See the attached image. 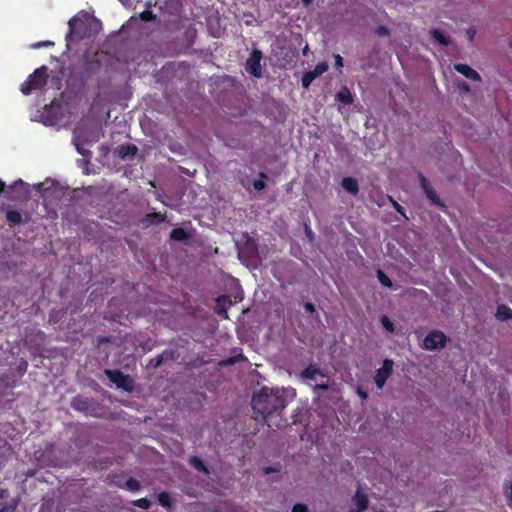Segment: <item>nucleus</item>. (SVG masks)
Wrapping results in <instances>:
<instances>
[{"label": "nucleus", "mask_w": 512, "mask_h": 512, "mask_svg": "<svg viewBox=\"0 0 512 512\" xmlns=\"http://www.w3.org/2000/svg\"><path fill=\"white\" fill-rule=\"evenodd\" d=\"M48 79V68L43 65L34 70L32 74L28 76L26 81L21 85V92L24 95H29L35 90L44 88L47 84Z\"/></svg>", "instance_id": "nucleus-3"}, {"label": "nucleus", "mask_w": 512, "mask_h": 512, "mask_svg": "<svg viewBox=\"0 0 512 512\" xmlns=\"http://www.w3.org/2000/svg\"><path fill=\"white\" fill-rule=\"evenodd\" d=\"M458 88L463 92H470V86L468 83L462 81L458 84Z\"/></svg>", "instance_id": "nucleus-40"}, {"label": "nucleus", "mask_w": 512, "mask_h": 512, "mask_svg": "<svg viewBox=\"0 0 512 512\" xmlns=\"http://www.w3.org/2000/svg\"><path fill=\"white\" fill-rule=\"evenodd\" d=\"M189 464L194 467L197 471L209 474L207 466L204 464L202 459L198 456H192L189 459Z\"/></svg>", "instance_id": "nucleus-20"}, {"label": "nucleus", "mask_w": 512, "mask_h": 512, "mask_svg": "<svg viewBox=\"0 0 512 512\" xmlns=\"http://www.w3.org/2000/svg\"><path fill=\"white\" fill-rule=\"evenodd\" d=\"M137 152V146L131 143L122 144L117 148V154L123 160L134 158Z\"/></svg>", "instance_id": "nucleus-14"}, {"label": "nucleus", "mask_w": 512, "mask_h": 512, "mask_svg": "<svg viewBox=\"0 0 512 512\" xmlns=\"http://www.w3.org/2000/svg\"><path fill=\"white\" fill-rule=\"evenodd\" d=\"M96 19L85 11H80L72 17L69 22V31L66 34L67 48L70 49V43L74 40L79 41L91 36L92 25H97Z\"/></svg>", "instance_id": "nucleus-2"}, {"label": "nucleus", "mask_w": 512, "mask_h": 512, "mask_svg": "<svg viewBox=\"0 0 512 512\" xmlns=\"http://www.w3.org/2000/svg\"><path fill=\"white\" fill-rule=\"evenodd\" d=\"M6 184L3 180L0 179V194H2L5 191Z\"/></svg>", "instance_id": "nucleus-49"}, {"label": "nucleus", "mask_w": 512, "mask_h": 512, "mask_svg": "<svg viewBox=\"0 0 512 512\" xmlns=\"http://www.w3.org/2000/svg\"><path fill=\"white\" fill-rule=\"evenodd\" d=\"M496 318L500 321L512 319V309L505 304L498 305L496 310Z\"/></svg>", "instance_id": "nucleus-19"}, {"label": "nucleus", "mask_w": 512, "mask_h": 512, "mask_svg": "<svg viewBox=\"0 0 512 512\" xmlns=\"http://www.w3.org/2000/svg\"><path fill=\"white\" fill-rule=\"evenodd\" d=\"M288 392L286 389L261 388L253 395L251 402L256 419L261 417L267 422L273 414H280L287 405Z\"/></svg>", "instance_id": "nucleus-1"}, {"label": "nucleus", "mask_w": 512, "mask_h": 512, "mask_svg": "<svg viewBox=\"0 0 512 512\" xmlns=\"http://www.w3.org/2000/svg\"><path fill=\"white\" fill-rule=\"evenodd\" d=\"M381 324L382 326L389 332H394V329H395V326L393 324V322H391V320L388 318V316L386 315H383L381 317Z\"/></svg>", "instance_id": "nucleus-28"}, {"label": "nucleus", "mask_w": 512, "mask_h": 512, "mask_svg": "<svg viewBox=\"0 0 512 512\" xmlns=\"http://www.w3.org/2000/svg\"><path fill=\"white\" fill-rule=\"evenodd\" d=\"M305 6H309L313 0H301Z\"/></svg>", "instance_id": "nucleus-51"}, {"label": "nucleus", "mask_w": 512, "mask_h": 512, "mask_svg": "<svg viewBox=\"0 0 512 512\" xmlns=\"http://www.w3.org/2000/svg\"><path fill=\"white\" fill-rule=\"evenodd\" d=\"M315 389L321 390V391H327L329 389V385L327 383L316 384Z\"/></svg>", "instance_id": "nucleus-42"}, {"label": "nucleus", "mask_w": 512, "mask_h": 512, "mask_svg": "<svg viewBox=\"0 0 512 512\" xmlns=\"http://www.w3.org/2000/svg\"><path fill=\"white\" fill-rule=\"evenodd\" d=\"M305 233L310 240H313V232L308 226H305Z\"/></svg>", "instance_id": "nucleus-47"}, {"label": "nucleus", "mask_w": 512, "mask_h": 512, "mask_svg": "<svg viewBox=\"0 0 512 512\" xmlns=\"http://www.w3.org/2000/svg\"><path fill=\"white\" fill-rule=\"evenodd\" d=\"M271 471H272V469H271V468H267V469H266V473H270Z\"/></svg>", "instance_id": "nucleus-55"}, {"label": "nucleus", "mask_w": 512, "mask_h": 512, "mask_svg": "<svg viewBox=\"0 0 512 512\" xmlns=\"http://www.w3.org/2000/svg\"><path fill=\"white\" fill-rule=\"evenodd\" d=\"M109 342H111V338L109 336H102L98 338V345Z\"/></svg>", "instance_id": "nucleus-44"}, {"label": "nucleus", "mask_w": 512, "mask_h": 512, "mask_svg": "<svg viewBox=\"0 0 512 512\" xmlns=\"http://www.w3.org/2000/svg\"><path fill=\"white\" fill-rule=\"evenodd\" d=\"M418 179L421 188L423 189L426 197L430 200V202L440 208H445L444 202L440 199L439 195L436 193V191L433 189V187L430 185L429 181L426 179V177L422 174H418Z\"/></svg>", "instance_id": "nucleus-8"}, {"label": "nucleus", "mask_w": 512, "mask_h": 512, "mask_svg": "<svg viewBox=\"0 0 512 512\" xmlns=\"http://www.w3.org/2000/svg\"><path fill=\"white\" fill-rule=\"evenodd\" d=\"M510 499L512 501V484L510 485Z\"/></svg>", "instance_id": "nucleus-54"}, {"label": "nucleus", "mask_w": 512, "mask_h": 512, "mask_svg": "<svg viewBox=\"0 0 512 512\" xmlns=\"http://www.w3.org/2000/svg\"><path fill=\"white\" fill-rule=\"evenodd\" d=\"M260 177H261V179H256L253 181V187L257 191H261V190L265 189V187H266V184L263 181V179L266 178L267 175L265 173L261 172Z\"/></svg>", "instance_id": "nucleus-26"}, {"label": "nucleus", "mask_w": 512, "mask_h": 512, "mask_svg": "<svg viewBox=\"0 0 512 512\" xmlns=\"http://www.w3.org/2000/svg\"><path fill=\"white\" fill-rule=\"evenodd\" d=\"M475 34H476V30L474 28L470 27L467 30V36H468V39L470 42H472L474 40Z\"/></svg>", "instance_id": "nucleus-41"}, {"label": "nucleus", "mask_w": 512, "mask_h": 512, "mask_svg": "<svg viewBox=\"0 0 512 512\" xmlns=\"http://www.w3.org/2000/svg\"><path fill=\"white\" fill-rule=\"evenodd\" d=\"M166 220V214H161L157 212H152L146 214V216L143 218L142 222L145 225H153V224H159Z\"/></svg>", "instance_id": "nucleus-18"}, {"label": "nucleus", "mask_w": 512, "mask_h": 512, "mask_svg": "<svg viewBox=\"0 0 512 512\" xmlns=\"http://www.w3.org/2000/svg\"><path fill=\"white\" fill-rule=\"evenodd\" d=\"M53 45H54V42L47 40V41H39V42L33 43L31 45V47L34 49H38V48H41L44 46H53Z\"/></svg>", "instance_id": "nucleus-35"}, {"label": "nucleus", "mask_w": 512, "mask_h": 512, "mask_svg": "<svg viewBox=\"0 0 512 512\" xmlns=\"http://www.w3.org/2000/svg\"><path fill=\"white\" fill-rule=\"evenodd\" d=\"M336 99L338 101H340L341 103L347 104V105L353 103V96H352L351 92L349 91V89H347V88H344L341 91H339L336 94Z\"/></svg>", "instance_id": "nucleus-22"}, {"label": "nucleus", "mask_w": 512, "mask_h": 512, "mask_svg": "<svg viewBox=\"0 0 512 512\" xmlns=\"http://www.w3.org/2000/svg\"><path fill=\"white\" fill-rule=\"evenodd\" d=\"M306 311L310 312V313H313L315 312V306L310 303V302H307L305 305H304Z\"/></svg>", "instance_id": "nucleus-46"}, {"label": "nucleus", "mask_w": 512, "mask_h": 512, "mask_svg": "<svg viewBox=\"0 0 512 512\" xmlns=\"http://www.w3.org/2000/svg\"><path fill=\"white\" fill-rule=\"evenodd\" d=\"M358 395L362 398V399H366L367 398V393L365 391H362L361 389H358Z\"/></svg>", "instance_id": "nucleus-50"}, {"label": "nucleus", "mask_w": 512, "mask_h": 512, "mask_svg": "<svg viewBox=\"0 0 512 512\" xmlns=\"http://www.w3.org/2000/svg\"><path fill=\"white\" fill-rule=\"evenodd\" d=\"M140 17L145 22H151V21H154L156 19V15L151 10H149V9L144 10L140 14Z\"/></svg>", "instance_id": "nucleus-32"}, {"label": "nucleus", "mask_w": 512, "mask_h": 512, "mask_svg": "<svg viewBox=\"0 0 512 512\" xmlns=\"http://www.w3.org/2000/svg\"><path fill=\"white\" fill-rule=\"evenodd\" d=\"M431 35L440 44H442L444 46L449 45L448 38L439 29H432Z\"/></svg>", "instance_id": "nucleus-24"}, {"label": "nucleus", "mask_w": 512, "mask_h": 512, "mask_svg": "<svg viewBox=\"0 0 512 512\" xmlns=\"http://www.w3.org/2000/svg\"><path fill=\"white\" fill-rule=\"evenodd\" d=\"M8 495H9L8 489L0 487V500L7 498Z\"/></svg>", "instance_id": "nucleus-45"}, {"label": "nucleus", "mask_w": 512, "mask_h": 512, "mask_svg": "<svg viewBox=\"0 0 512 512\" xmlns=\"http://www.w3.org/2000/svg\"><path fill=\"white\" fill-rule=\"evenodd\" d=\"M191 235L181 227L174 228L170 233V239L178 242H188Z\"/></svg>", "instance_id": "nucleus-17"}, {"label": "nucleus", "mask_w": 512, "mask_h": 512, "mask_svg": "<svg viewBox=\"0 0 512 512\" xmlns=\"http://www.w3.org/2000/svg\"><path fill=\"white\" fill-rule=\"evenodd\" d=\"M392 204H393V207L395 208V210L401 214L404 213V208L396 201L392 200Z\"/></svg>", "instance_id": "nucleus-43"}, {"label": "nucleus", "mask_w": 512, "mask_h": 512, "mask_svg": "<svg viewBox=\"0 0 512 512\" xmlns=\"http://www.w3.org/2000/svg\"><path fill=\"white\" fill-rule=\"evenodd\" d=\"M368 505V497L357 490L355 495L352 497V508L350 509V512H364L368 508Z\"/></svg>", "instance_id": "nucleus-12"}, {"label": "nucleus", "mask_w": 512, "mask_h": 512, "mask_svg": "<svg viewBox=\"0 0 512 512\" xmlns=\"http://www.w3.org/2000/svg\"><path fill=\"white\" fill-rule=\"evenodd\" d=\"M232 305V300L229 295H220L216 298V308L215 313L224 318L228 319L227 309Z\"/></svg>", "instance_id": "nucleus-11"}, {"label": "nucleus", "mask_w": 512, "mask_h": 512, "mask_svg": "<svg viewBox=\"0 0 512 512\" xmlns=\"http://www.w3.org/2000/svg\"><path fill=\"white\" fill-rule=\"evenodd\" d=\"M235 360H236V358H235V357H230V358H228L227 360H225L223 363H224L225 365H232V364H234V363H235Z\"/></svg>", "instance_id": "nucleus-48"}, {"label": "nucleus", "mask_w": 512, "mask_h": 512, "mask_svg": "<svg viewBox=\"0 0 512 512\" xmlns=\"http://www.w3.org/2000/svg\"><path fill=\"white\" fill-rule=\"evenodd\" d=\"M165 362L163 354L157 355L155 358L151 359L149 362V366L156 369L160 367Z\"/></svg>", "instance_id": "nucleus-29"}, {"label": "nucleus", "mask_w": 512, "mask_h": 512, "mask_svg": "<svg viewBox=\"0 0 512 512\" xmlns=\"http://www.w3.org/2000/svg\"><path fill=\"white\" fill-rule=\"evenodd\" d=\"M158 502L165 509L169 511L172 509V500L168 492L162 491L161 493H159Z\"/></svg>", "instance_id": "nucleus-23"}, {"label": "nucleus", "mask_w": 512, "mask_h": 512, "mask_svg": "<svg viewBox=\"0 0 512 512\" xmlns=\"http://www.w3.org/2000/svg\"><path fill=\"white\" fill-rule=\"evenodd\" d=\"M329 66L327 62H320L316 65L314 70L307 71L303 74L301 78V84L302 87L305 89H308L312 82L319 76H321L323 73H325L328 70Z\"/></svg>", "instance_id": "nucleus-10"}, {"label": "nucleus", "mask_w": 512, "mask_h": 512, "mask_svg": "<svg viewBox=\"0 0 512 512\" xmlns=\"http://www.w3.org/2000/svg\"><path fill=\"white\" fill-rule=\"evenodd\" d=\"M454 69L469 80L481 81L480 74L467 64H463V63L455 64Z\"/></svg>", "instance_id": "nucleus-13"}, {"label": "nucleus", "mask_w": 512, "mask_h": 512, "mask_svg": "<svg viewBox=\"0 0 512 512\" xmlns=\"http://www.w3.org/2000/svg\"><path fill=\"white\" fill-rule=\"evenodd\" d=\"M376 33L377 35L379 36H388L390 34V31L387 27L385 26H378L376 28Z\"/></svg>", "instance_id": "nucleus-37"}, {"label": "nucleus", "mask_w": 512, "mask_h": 512, "mask_svg": "<svg viewBox=\"0 0 512 512\" xmlns=\"http://www.w3.org/2000/svg\"><path fill=\"white\" fill-rule=\"evenodd\" d=\"M341 186L344 190L352 195H357L359 192L358 181L353 177H345L341 181Z\"/></svg>", "instance_id": "nucleus-15"}, {"label": "nucleus", "mask_w": 512, "mask_h": 512, "mask_svg": "<svg viewBox=\"0 0 512 512\" xmlns=\"http://www.w3.org/2000/svg\"><path fill=\"white\" fill-rule=\"evenodd\" d=\"M334 59L336 69L341 70L343 67V58L339 54H334Z\"/></svg>", "instance_id": "nucleus-38"}, {"label": "nucleus", "mask_w": 512, "mask_h": 512, "mask_svg": "<svg viewBox=\"0 0 512 512\" xmlns=\"http://www.w3.org/2000/svg\"><path fill=\"white\" fill-rule=\"evenodd\" d=\"M104 374L113 384L116 385L117 388L126 392H131L133 390V379L122 371L118 369H105Z\"/></svg>", "instance_id": "nucleus-4"}, {"label": "nucleus", "mask_w": 512, "mask_h": 512, "mask_svg": "<svg viewBox=\"0 0 512 512\" xmlns=\"http://www.w3.org/2000/svg\"><path fill=\"white\" fill-rule=\"evenodd\" d=\"M126 487L128 490L135 492V491L140 490L141 485L138 480H136L134 478H129L126 481Z\"/></svg>", "instance_id": "nucleus-27"}, {"label": "nucleus", "mask_w": 512, "mask_h": 512, "mask_svg": "<svg viewBox=\"0 0 512 512\" xmlns=\"http://www.w3.org/2000/svg\"><path fill=\"white\" fill-rule=\"evenodd\" d=\"M42 187H43V183H38L37 185H35V188H36L39 192H41Z\"/></svg>", "instance_id": "nucleus-52"}, {"label": "nucleus", "mask_w": 512, "mask_h": 512, "mask_svg": "<svg viewBox=\"0 0 512 512\" xmlns=\"http://www.w3.org/2000/svg\"><path fill=\"white\" fill-rule=\"evenodd\" d=\"M97 403L92 398H83L76 396L71 401V407L79 412H83L86 415H94Z\"/></svg>", "instance_id": "nucleus-7"}, {"label": "nucleus", "mask_w": 512, "mask_h": 512, "mask_svg": "<svg viewBox=\"0 0 512 512\" xmlns=\"http://www.w3.org/2000/svg\"><path fill=\"white\" fill-rule=\"evenodd\" d=\"M6 219L10 226H14L22 222V215L17 210H9L6 212Z\"/></svg>", "instance_id": "nucleus-21"}, {"label": "nucleus", "mask_w": 512, "mask_h": 512, "mask_svg": "<svg viewBox=\"0 0 512 512\" xmlns=\"http://www.w3.org/2000/svg\"><path fill=\"white\" fill-rule=\"evenodd\" d=\"M317 375H319L321 377L325 376L322 373V371L314 365H309L300 373V376L302 379L311 380V381H315Z\"/></svg>", "instance_id": "nucleus-16"}, {"label": "nucleus", "mask_w": 512, "mask_h": 512, "mask_svg": "<svg viewBox=\"0 0 512 512\" xmlns=\"http://www.w3.org/2000/svg\"><path fill=\"white\" fill-rule=\"evenodd\" d=\"M447 338L445 334L438 330L430 332L423 341L424 348L427 350H436L445 346Z\"/></svg>", "instance_id": "nucleus-9"}, {"label": "nucleus", "mask_w": 512, "mask_h": 512, "mask_svg": "<svg viewBox=\"0 0 512 512\" xmlns=\"http://www.w3.org/2000/svg\"><path fill=\"white\" fill-rule=\"evenodd\" d=\"M122 3H125V0H120Z\"/></svg>", "instance_id": "nucleus-56"}, {"label": "nucleus", "mask_w": 512, "mask_h": 512, "mask_svg": "<svg viewBox=\"0 0 512 512\" xmlns=\"http://www.w3.org/2000/svg\"><path fill=\"white\" fill-rule=\"evenodd\" d=\"M394 362L391 359H384L382 366L376 370L374 382L377 388L382 389L393 372Z\"/></svg>", "instance_id": "nucleus-6"}, {"label": "nucleus", "mask_w": 512, "mask_h": 512, "mask_svg": "<svg viewBox=\"0 0 512 512\" xmlns=\"http://www.w3.org/2000/svg\"><path fill=\"white\" fill-rule=\"evenodd\" d=\"M16 506L6 502L0 503V512H14Z\"/></svg>", "instance_id": "nucleus-34"}, {"label": "nucleus", "mask_w": 512, "mask_h": 512, "mask_svg": "<svg viewBox=\"0 0 512 512\" xmlns=\"http://www.w3.org/2000/svg\"><path fill=\"white\" fill-rule=\"evenodd\" d=\"M308 52V45L305 46V48L303 49V54L306 55Z\"/></svg>", "instance_id": "nucleus-53"}, {"label": "nucleus", "mask_w": 512, "mask_h": 512, "mask_svg": "<svg viewBox=\"0 0 512 512\" xmlns=\"http://www.w3.org/2000/svg\"><path fill=\"white\" fill-rule=\"evenodd\" d=\"M26 186H27V184L22 179H18L13 184H11L9 188L11 190H15V191L18 190V188H21L26 193L27 192Z\"/></svg>", "instance_id": "nucleus-33"}, {"label": "nucleus", "mask_w": 512, "mask_h": 512, "mask_svg": "<svg viewBox=\"0 0 512 512\" xmlns=\"http://www.w3.org/2000/svg\"><path fill=\"white\" fill-rule=\"evenodd\" d=\"M27 368H28V363H27V361L22 360V361L20 362V364L18 365V367H17V371H18L20 374H24V373H26Z\"/></svg>", "instance_id": "nucleus-39"}, {"label": "nucleus", "mask_w": 512, "mask_h": 512, "mask_svg": "<svg viewBox=\"0 0 512 512\" xmlns=\"http://www.w3.org/2000/svg\"><path fill=\"white\" fill-rule=\"evenodd\" d=\"M292 512H308V507L305 504L297 503L293 506Z\"/></svg>", "instance_id": "nucleus-36"}, {"label": "nucleus", "mask_w": 512, "mask_h": 512, "mask_svg": "<svg viewBox=\"0 0 512 512\" xmlns=\"http://www.w3.org/2000/svg\"><path fill=\"white\" fill-rule=\"evenodd\" d=\"M377 278L383 286L387 288H391L393 286L391 279L380 269L377 270Z\"/></svg>", "instance_id": "nucleus-25"}, {"label": "nucleus", "mask_w": 512, "mask_h": 512, "mask_svg": "<svg viewBox=\"0 0 512 512\" xmlns=\"http://www.w3.org/2000/svg\"><path fill=\"white\" fill-rule=\"evenodd\" d=\"M263 58V54L259 49H253L246 60L245 69L246 71L254 76L255 78L262 77V66L261 60Z\"/></svg>", "instance_id": "nucleus-5"}, {"label": "nucleus", "mask_w": 512, "mask_h": 512, "mask_svg": "<svg viewBox=\"0 0 512 512\" xmlns=\"http://www.w3.org/2000/svg\"><path fill=\"white\" fill-rule=\"evenodd\" d=\"M132 504L141 509H148L151 506V502L147 498L137 499Z\"/></svg>", "instance_id": "nucleus-30"}, {"label": "nucleus", "mask_w": 512, "mask_h": 512, "mask_svg": "<svg viewBox=\"0 0 512 512\" xmlns=\"http://www.w3.org/2000/svg\"><path fill=\"white\" fill-rule=\"evenodd\" d=\"M162 354L164 356L165 361L166 360H176L179 357L177 350H173V349H166L162 352Z\"/></svg>", "instance_id": "nucleus-31"}]
</instances>
